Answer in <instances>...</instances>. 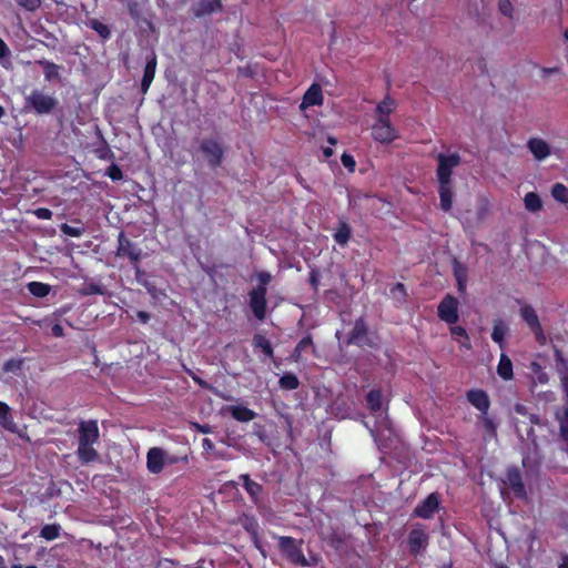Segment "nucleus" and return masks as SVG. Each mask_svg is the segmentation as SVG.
<instances>
[{"label":"nucleus","instance_id":"obj_36","mask_svg":"<svg viewBox=\"0 0 568 568\" xmlns=\"http://www.w3.org/2000/svg\"><path fill=\"white\" fill-rule=\"evenodd\" d=\"M61 526L59 524L44 525L40 530V537L45 540H54L60 537Z\"/></svg>","mask_w":568,"mask_h":568},{"label":"nucleus","instance_id":"obj_23","mask_svg":"<svg viewBox=\"0 0 568 568\" xmlns=\"http://www.w3.org/2000/svg\"><path fill=\"white\" fill-rule=\"evenodd\" d=\"M229 412L235 420L241 423L251 422L256 417V413L254 410L243 405L230 406Z\"/></svg>","mask_w":568,"mask_h":568},{"label":"nucleus","instance_id":"obj_6","mask_svg":"<svg viewBox=\"0 0 568 568\" xmlns=\"http://www.w3.org/2000/svg\"><path fill=\"white\" fill-rule=\"evenodd\" d=\"M346 344L359 347H376L375 341L368 336V326L363 316L355 320L354 326L347 335Z\"/></svg>","mask_w":568,"mask_h":568},{"label":"nucleus","instance_id":"obj_62","mask_svg":"<svg viewBox=\"0 0 568 568\" xmlns=\"http://www.w3.org/2000/svg\"><path fill=\"white\" fill-rule=\"evenodd\" d=\"M193 427H194L197 432H200V433H202V434H209V433H211V427H210V425H207V424L201 425V424H199V423H194V424H193Z\"/></svg>","mask_w":568,"mask_h":568},{"label":"nucleus","instance_id":"obj_43","mask_svg":"<svg viewBox=\"0 0 568 568\" xmlns=\"http://www.w3.org/2000/svg\"><path fill=\"white\" fill-rule=\"evenodd\" d=\"M60 231L64 235H68V236H71V237H80L84 233V229L83 227L72 226V225H69L68 223H62L60 225Z\"/></svg>","mask_w":568,"mask_h":568},{"label":"nucleus","instance_id":"obj_21","mask_svg":"<svg viewBox=\"0 0 568 568\" xmlns=\"http://www.w3.org/2000/svg\"><path fill=\"white\" fill-rule=\"evenodd\" d=\"M156 57L153 54L150 59H148L143 77L141 80V92L145 94L154 79L155 70H156Z\"/></svg>","mask_w":568,"mask_h":568},{"label":"nucleus","instance_id":"obj_64","mask_svg":"<svg viewBox=\"0 0 568 568\" xmlns=\"http://www.w3.org/2000/svg\"><path fill=\"white\" fill-rule=\"evenodd\" d=\"M303 351L295 346L291 357L294 362H300L302 358Z\"/></svg>","mask_w":568,"mask_h":568},{"label":"nucleus","instance_id":"obj_55","mask_svg":"<svg viewBox=\"0 0 568 568\" xmlns=\"http://www.w3.org/2000/svg\"><path fill=\"white\" fill-rule=\"evenodd\" d=\"M455 277L457 281V287L459 292H464L466 290V275L464 272L455 268Z\"/></svg>","mask_w":568,"mask_h":568},{"label":"nucleus","instance_id":"obj_60","mask_svg":"<svg viewBox=\"0 0 568 568\" xmlns=\"http://www.w3.org/2000/svg\"><path fill=\"white\" fill-rule=\"evenodd\" d=\"M51 333L55 337H62L64 336V328L62 327V325L57 323L51 327Z\"/></svg>","mask_w":568,"mask_h":568},{"label":"nucleus","instance_id":"obj_14","mask_svg":"<svg viewBox=\"0 0 568 568\" xmlns=\"http://www.w3.org/2000/svg\"><path fill=\"white\" fill-rule=\"evenodd\" d=\"M467 400L480 412V415H487L490 407V399L484 389L473 388L466 392Z\"/></svg>","mask_w":568,"mask_h":568},{"label":"nucleus","instance_id":"obj_11","mask_svg":"<svg viewBox=\"0 0 568 568\" xmlns=\"http://www.w3.org/2000/svg\"><path fill=\"white\" fill-rule=\"evenodd\" d=\"M429 536L422 527H414L408 535L407 546L412 555L420 554L428 545Z\"/></svg>","mask_w":568,"mask_h":568},{"label":"nucleus","instance_id":"obj_38","mask_svg":"<svg viewBox=\"0 0 568 568\" xmlns=\"http://www.w3.org/2000/svg\"><path fill=\"white\" fill-rule=\"evenodd\" d=\"M551 195L560 203H568V187L562 183H555L552 185Z\"/></svg>","mask_w":568,"mask_h":568},{"label":"nucleus","instance_id":"obj_50","mask_svg":"<svg viewBox=\"0 0 568 568\" xmlns=\"http://www.w3.org/2000/svg\"><path fill=\"white\" fill-rule=\"evenodd\" d=\"M498 7L503 16L508 18L513 17V4L510 0H499Z\"/></svg>","mask_w":568,"mask_h":568},{"label":"nucleus","instance_id":"obj_41","mask_svg":"<svg viewBox=\"0 0 568 568\" xmlns=\"http://www.w3.org/2000/svg\"><path fill=\"white\" fill-rule=\"evenodd\" d=\"M95 154L101 160H112L114 158L113 151L110 149L106 141L101 136V146L95 149Z\"/></svg>","mask_w":568,"mask_h":568},{"label":"nucleus","instance_id":"obj_19","mask_svg":"<svg viewBox=\"0 0 568 568\" xmlns=\"http://www.w3.org/2000/svg\"><path fill=\"white\" fill-rule=\"evenodd\" d=\"M396 110V101L386 94L375 108V120H390V114Z\"/></svg>","mask_w":568,"mask_h":568},{"label":"nucleus","instance_id":"obj_47","mask_svg":"<svg viewBox=\"0 0 568 568\" xmlns=\"http://www.w3.org/2000/svg\"><path fill=\"white\" fill-rule=\"evenodd\" d=\"M254 435L265 445L270 446L271 445V440L267 436V432H266V428L265 426L263 425H260V424H255L254 425Z\"/></svg>","mask_w":568,"mask_h":568},{"label":"nucleus","instance_id":"obj_48","mask_svg":"<svg viewBox=\"0 0 568 568\" xmlns=\"http://www.w3.org/2000/svg\"><path fill=\"white\" fill-rule=\"evenodd\" d=\"M296 347H298L300 349H302L303 352H306L307 349H312L313 352H315V346H314V343H313V338L311 335H306L304 336L296 345Z\"/></svg>","mask_w":568,"mask_h":568},{"label":"nucleus","instance_id":"obj_25","mask_svg":"<svg viewBox=\"0 0 568 568\" xmlns=\"http://www.w3.org/2000/svg\"><path fill=\"white\" fill-rule=\"evenodd\" d=\"M497 374L504 381H510L514 377L513 363L510 358L501 353L499 363L497 365Z\"/></svg>","mask_w":568,"mask_h":568},{"label":"nucleus","instance_id":"obj_46","mask_svg":"<svg viewBox=\"0 0 568 568\" xmlns=\"http://www.w3.org/2000/svg\"><path fill=\"white\" fill-rule=\"evenodd\" d=\"M105 175H108L114 182L121 181L123 179V172H122L121 168L115 163H112L106 169Z\"/></svg>","mask_w":568,"mask_h":568},{"label":"nucleus","instance_id":"obj_53","mask_svg":"<svg viewBox=\"0 0 568 568\" xmlns=\"http://www.w3.org/2000/svg\"><path fill=\"white\" fill-rule=\"evenodd\" d=\"M132 267L134 268L135 280L143 285V283L148 282L144 276L145 272L141 268L140 262H132Z\"/></svg>","mask_w":568,"mask_h":568},{"label":"nucleus","instance_id":"obj_40","mask_svg":"<svg viewBox=\"0 0 568 568\" xmlns=\"http://www.w3.org/2000/svg\"><path fill=\"white\" fill-rule=\"evenodd\" d=\"M241 524L250 535H255V532L258 531V523L254 516L244 515L241 519Z\"/></svg>","mask_w":568,"mask_h":568},{"label":"nucleus","instance_id":"obj_13","mask_svg":"<svg viewBox=\"0 0 568 568\" xmlns=\"http://www.w3.org/2000/svg\"><path fill=\"white\" fill-rule=\"evenodd\" d=\"M266 294L262 290H251L248 293L250 296V307L252 313L258 321H263L266 315Z\"/></svg>","mask_w":568,"mask_h":568},{"label":"nucleus","instance_id":"obj_57","mask_svg":"<svg viewBox=\"0 0 568 568\" xmlns=\"http://www.w3.org/2000/svg\"><path fill=\"white\" fill-rule=\"evenodd\" d=\"M531 332L534 333V335L536 337V341L540 345H545L546 344L547 338H546V335H545L544 329L541 327V324L539 325V329L538 328H534V329H531Z\"/></svg>","mask_w":568,"mask_h":568},{"label":"nucleus","instance_id":"obj_2","mask_svg":"<svg viewBox=\"0 0 568 568\" xmlns=\"http://www.w3.org/2000/svg\"><path fill=\"white\" fill-rule=\"evenodd\" d=\"M303 540H296L291 536L278 537V549L282 556L292 565L301 567H311L313 565L307 560L302 551Z\"/></svg>","mask_w":568,"mask_h":568},{"label":"nucleus","instance_id":"obj_54","mask_svg":"<svg viewBox=\"0 0 568 568\" xmlns=\"http://www.w3.org/2000/svg\"><path fill=\"white\" fill-rule=\"evenodd\" d=\"M156 568H189L187 566H180L178 561H174L172 559H161L158 562Z\"/></svg>","mask_w":568,"mask_h":568},{"label":"nucleus","instance_id":"obj_12","mask_svg":"<svg viewBox=\"0 0 568 568\" xmlns=\"http://www.w3.org/2000/svg\"><path fill=\"white\" fill-rule=\"evenodd\" d=\"M505 483L519 499H527L526 487L523 481L521 473L518 467H509L506 471Z\"/></svg>","mask_w":568,"mask_h":568},{"label":"nucleus","instance_id":"obj_29","mask_svg":"<svg viewBox=\"0 0 568 568\" xmlns=\"http://www.w3.org/2000/svg\"><path fill=\"white\" fill-rule=\"evenodd\" d=\"M478 422L481 424L485 432V439H493L497 437V425L494 419L487 415H479Z\"/></svg>","mask_w":568,"mask_h":568},{"label":"nucleus","instance_id":"obj_35","mask_svg":"<svg viewBox=\"0 0 568 568\" xmlns=\"http://www.w3.org/2000/svg\"><path fill=\"white\" fill-rule=\"evenodd\" d=\"M87 26L94 30L103 40H109L111 38V30L110 28L101 22L98 19H90L87 22Z\"/></svg>","mask_w":568,"mask_h":568},{"label":"nucleus","instance_id":"obj_63","mask_svg":"<svg viewBox=\"0 0 568 568\" xmlns=\"http://www.w3.org/2000/svg\"><path fill=\"white\" fill-rule=\"evenodd\" d=\"M560 71V69L558 67H552V68H542L541 69V73L542 75L547 77V75H550V74H554V73H558Z\"/></svg>","mask_w":568,"mask_h":568},{"label":"nucleus","instance_id":"obj_45","mask_svg":"<svg viewBox=\"0 0 568 568\" xmlns=\"http://www.w3.org/2000/svg\"><path fill=\"white\" fill-rule=\"evenodd\" d=\"M80 293L84 296L103 294L104 287L98 283H88L83 286V288L80 291Z\"/></svg>","mask_w":568,"mask_h":568},{"label":"nucleus","instance_id":"obj_8","mask_svg":"<svg viewBox=\"0 0 568 568\" xmlns=\"http://www.w3.org/2000/svg\"><path fill=\"white\" fill-rule=\"evenodd\" d=\"M372 138L382 144H390L398 139V132L390 120H375L372 125Z\"/></svg>","mask_w":568,"mask_h":568},{"label":"nucleus","instance_id":"obj_7","mask_svg":"<svg viewBox=\"0 0 568 568\" xmlns=\"http://www.w3.org/2000/svg\"><path fill=\"white\" fill-rule=\"evenodd\" d=\"M459 302L452 294H446L437 306V315L443 322L454 325L459 320L458 314Z\"/></svg>","mask_w":568,"mask_h":568},{"label":"nucleus","instance_id":"obj_24","mask_svg":"<svg viewBox=\"0 0 568 568\" xmlns=\"http://www.w3.org/2000/svg\"><path fill=\"white\" fill-rule=\"evenodd\" d=\"M438 193L440 201V209L448 212L453 206V185L450 184H438Z\"/></svg>","mask_w":568,"mask_h":568},{"label":"nucleus","instance_id":"obj_9","mask_svg":"<svg viewBox=\"0 0 568 568\" xmlns=\"http://www.w3.org/2000/svg\"><path fill=\"white\" fill-rule=\"evenodd\" d=\"M115 255L118 257H128L130 263L141 262L142 250L129 237H126L123 231H121L118 235V247Z\"/></svg>","mask_w":568,"mask_h":568},{"label":"nucleus","instance_id":"obj_61","mask_svg":"<svg viewBox=\"0 0 568 568\" xmlns=\"http://www.w3.org/2000/svg\"><path fill=\"white\" fill-rule=\"evenodd\" d=\"M202 447L206 453L214 450L215 444L210 438H203Z\"/></svg>","mask_w":568,"mask_h":568},{"label":"nucleus","instance_id":"obj_49","mask_svg":"<svg viewBox=\"0 0 568 568\" xmlns=\"http://www.w3.org/2000/svg\"><path fill=\"white\" fill-rule=\"evenodd\" d=\"M341 162L349 172H354L356 162L353 155L344 152L341 156Z\"/></svg>","mask_w":568,"mask_h":568},{"label":"nucleus","instance_id":"obj_30","mask_svg":"<svg viewBox=\"0 0 568 568\" xmlns=\"http://www.w3.org/2000/svg\"><path fill=\"white\" fill-rule=\"evenodd\" d=\"M367 408L372 413H377L382 408V392L379 389H371L366 395Z\"/></svg>","mask_w":568,"mask_h":568},{"label":"nucleus","instance_id":"obj_28","mask_svg":"<svg viewBox=\"0 0 568 568\" xmlns=\"http://www.w3.org/2000/svg\"><path fill=\"white\" fill-rule=\"evenodd\" d=\"M252 345L255 348H260L263 354L267 357H273L274 349L271 342L262 334H255L252 339Z\"/></svg>","mask_w":568,"mask_h":568},{"label":"nucleus","instance_id":"obj_1","mask_svg":"<svg viewBox=\"0 0 568 568\" xmlns=\"http://www.w3.org/2000/svg\"><path fill=\"white\" fill-rule=\"evenodd\" d=\"M78 458L83 464H90L98 459L99 454L93 445L99 442L100 430L95 419L82 420L79 424Z\"/></svg>","mask_w":568,"mask_h":568},{"label":"nucleus","instance_id":"obj_22","mask_svg":"<svg viewBox=\"0 0 568 568\" xmlns=\"http://www.w3.org/2000/svg\"><path fill=\"white\" fill-rule=\"evenodd\" d=\"M0 426L10 433H16L18 429L11 408L4 402H0Z\"/></svg>","mask_w":568,"mask_h":568},{"label":"nucleus","instance_id":"obj_59","mask_svg":"<svg viewBox=\"0 0 568 568\" xmlns=\"http://www.w3.org/2000/svg\"><path fill=\"white\" fill-rule=\"evenodd\" d=\"M136 318L143 323V324H146L150 322L151 320V314L145 312V311H138L136 312Z\"/></svg>","mask_w":568,"mask_h":568},{"label":"nucleus","instance_id":"obj_15","mask_svg":"<svg viewBox=\"0 0 568 568\" xmlns=\"http://www.w3.org/2000/svg\"><path fill=\"white\" fill-rule=\"evenodd\" d=\"M324 103V97L322 87L318 83H312L303 95L301 110H306L310 106L322 105Z\"/></svg>","mask_w":568,"mask_h":568},{"label":"nucleus","instance_id":"obj_18","mask_svg":"<svg viewBox=\"0 0 568 568\" xmlns=\"http://www.w3.org/2000/svg\"><path fill=\"white\" fill-rule=\"evenodd\" d=\"M146 466L152 474H159L164 467V453L159 447H153L148 452Z\"/></svg>","mask_w":568,"mask_h":568},{"label":"nucleus","instance_id":"obj_52","mask_svg":"<svg viewBox=\"0 0 568 568\" xmlns=\"http://www.w3.org/2000/svg\"><path fill=\"white\" fill-rule=\"evenodd\" d=\"M308 283L312 286V288L317 292L318 285H320V272L316 268H312L308 274Z\"/></svg>","mask_w":568,"mask_h":568},{"label":"nucleus","instance_id":"obj_42","mask_svg":"<svg viewBox=\"0 0 568 568\" xmlns=\"http://www.w3.org/2000/svg\"><path fill=\"white\" fill-rule=\"evenodd\" d=\"M450 334L454 337H463L465 339V343H463L462 345L465 346L466 348H470L469 336L467 334V331L463 326L455 325V324L452 325Z\"/></svg>","mask_w":568,"mask_h":568},{"label":"nucleus","instance_id":"obj_27","mask_svg":"<svg viewBox=\"0 0 568 568\" xmlns=\"http://www.w3.org/2000/svg\"><path fill=\"white\" fill-rule=\"evenodd\" d=\"M520 316L527 323L530 331L534 328L539 329L540 322H539L538 315L532 306H530V305L523 306L520 308Z\"/></svg>","mask_w":568,"mask_h":568},{"label":"nucleus","instance_id":"obj_4","mask_svg":"<svg viewBox=\"0 0 568 568\" xmlns=\"http://www.w3.org/2000/svg\"><path fill=\"white\" fill-rule=\"evenodd\" d=\"M460 155L458 153L437 155V180L438 184H450L453 170L460 164Z\"/></svg>","mask_w":568,"mask_h":568},{"label":"nucleus","instance_id":"obj_16","mask_svg":"<svg viewBox=\"0 0 568 568\" xmlns=\"http://www.w3.org/2000/svg\"><path fill=\"white\" fill-rule=\"evenodd\" d=\"M527 149L537 161H542L551 154L550 145L540 138H530L527 141Z\"/></svg>","mask_w":568,"mask_h":568},{"label":"nucleus","instance_id":"obj_58","mask_svg":"<svg viewBox=\"0 0 568 568\" xmlns=\"http://www.w3.org/2000/svg\"><path fill=\"white\" fill-rule=\"evenodd\" d=\"M143 286L146 288L148 293L154 298H158L160 294H164L162 291L158 290L156 286L151 284L150 282L143 283Z\"/></svg>","mask_w":568,"mask_h":568},{"label":"nucleus","instance_id":"obj_31","mask_svg":"<svg viewBox=\"0 0 568 568\" xmlns=\"http://www.w3.org/2000/svg\"><path fill=\"white\" fill-rule=\"evenodd\" d=\"M525 209L529 212L536 213L542 209L540 196L536 192H528L524 197Z\"/></svg>","mask_w":568,"mask_h":568},{"label":"nucleus","instance_id":"obj_56","mask_svg":"<svg viewBox=\"0 0 568 568\" xmlns=\"http://www.w3.org/2000/svg\"><path fill=\"white\" fill-rule=\"evenodd\" d=\"M34 215L40 220H50L53 213L50 209L39 207L34 211Z\"/></svg>","mask_w":568,"mask_h":568},{"label":"nucleus","instance_id":"obj_33","mask_svg":"<svg viewBox=\"0 0 568 568\" xmlns=\"http://www.w3.org/2000/svg\"><path fill=\"white\" fill-rule=\"evenodd\" d=\"M200 10L195 12L196 17L210 14L222 9V0H202Z\"/></svg>","mask_w":568,"mask_h":568},{"label":"nucleus","instance_id":"obj_17","mask_svg":"<svg viewBox=\"0 0 568 568\" xmlns=\"http://www.w3.org/2000/svg\"><path fill=\"white\" fill-rule=\"evenodd\" d=\"M240 479L243 481V487L250 496L252 503L258 506L262 503L263 486L251 479L248 474L240 475Z\"/></svg>","mask_w":568,"mask_h":568},{"label":"nucleus","instance_id":"obj_20","mask_svg":"<svg viewBox=\"0 0 568 568\" xmlns=\"http://www.w3.org/2000/svg\"><path fill=\"white\" fill-rule=\"evenodd\" d=\"M352 227L345 220H339L335 232L333 233L334 241L342 247L346 246L352 239Z\"/></svg>","mask_w":568,"mask_h":568},{"label":"nucleus","instance_id":"obj_3","mask_svg":"<svg viewBox=\"0 0 568 568\" xmlns=\"http://www.w3.org/2000/svg\"><path fill=\"white\" fill-rule=\"evenodd\" d=\"M200 152L205 158L207 165L215 170L224 160V146L215 138H204L200 141Z\"/></svg>","mask_w":568,"mask_h":568},{"label":"nucleus","instance_id":"obj_5","mask_svg":"<svg viewBox=\"0 0 568 568\" xmlns=\"http://www.w3.org/2000/svg\"><path fill=\"white\" fill-rule=\"evenodd\" d=\"M58 100L39 90H33L26 98V108H31L37 114H49L57 106Z\"/></svg>","mask_w":568,"mask_h":568},{"label":"nucleus","instance_id":"obj_44","mask_svg":"<svg viewBox=\"0 0 568 568\" xmlns=\"http://www.w3.org/2000/svg\"><path fill=\"white\" fill-rule=\"evenodd\" d=\"M257 285L253 290H262L264 293H267V285L272 281V275L268 272H260L257 274Z\"/></svg>","mask_w":568,"mask_h":568},{"label":"nucleus","instance_id":"obj_37","mask_svg":"<svg viewBox=\"0 0 568 568\" xmlns=\"http://www.w3.org/2000/svg\"><path fill=\"white\" fill-rule=\"evenodd\" d=\"M39 63L43 68V74H44L45 80L51 81L53 79L59 78L60 67L58 64H55L54 62H51V61H47V60L40 61Z\"/></svg>","mask_w":568,"mask_h":568},{"label":"nucleus","instance_id":"obj_34","mask_svg":"<svg viewBox=\"0 0 568 568\" xmlns=\"http://www.w3.org/2000/svg\"><path fill=\"white\" fill-rule=\"evenodd\" d=\"M27 288L36 297H45L51 291L49 284L36 281L28 283Z\"/></svg>","mask_w":568,"mask_h":568},{"label":"nucleus","instance_id":"obj_26","mask_svg":"<svg viewBox=\"0 0 568 568\" xmlns=\"http://www.w3.org/2000/svg\"><path fill=\"white\" fill-rule=\"evenodd\" d=\"M508 332V327L503 320H496L494 322L491 339L499 345L500 348L505 346V336Z\"/></svg>","mask_w":568,"mask_h":568},{"label":"nucleus","instance_id":"obj_32","mask_svg":"<svg viewBox=\"0 0 568 568\" xmlns=\"http://www.w3.org/2000/svg\"><path fill=\"white\" fill-rule=\"evenodd\" d=\"M278 385L284 390H295L301 383L298 377L293 373H285L278 379Z\"/></svg>","mask_w":568,"mask_h":568},{"label":"nucleus","instance_id":"obj_39","mask_svg":"<svg viewBox=\"0 0 568 568\" xmlns=\"http://www.w3.org/2000/svg\"><path fill=\"white\" fill-rule=\"evenodd\" d=\"M24 364V358H10L3 365V371L7 373L17 374L22 371Z\"/></svg>","mask_w":568,"mask_h":568},{"label":"nucleus","instance_id":"obj_10","mask_svg":"<svg viewBox=\"0 0 568 568\" xmlns=\"http://www.w3.org/2000/svg\"><path fill=\"white\" fill-rule=\"evenodd\" d=\"M439 504L438 494L432 493L415 507L413 515L418 518L430 519L438 510Z\"/></svg>","mask_w":568,"mask_h":568},{"label":"nucleus","instance_id":"obj_51","mask_svg":"<svg viewBox=\"0 0 568 568\" xmlns=\"http://www.w3.org/2000/svg\"><path fill=\"white\" fill-rule=\"evenodd\" d=\"M16 1L20 7L24 8L28 11H34L41 4V0H16Z\"/></svg>","mask_w":568,"mask_h":568}]
</instances>
